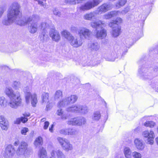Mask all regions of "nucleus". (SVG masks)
<instances>
[{"label": "nucleus", "mask_w": 158, "mask_h": 158, "mask_svg": "<svg viewBox=\"0 0 158 158\" xmlns=\"http://www.w3.org/2000/svg\"><path fill=\"white\" fill-rule=\"evenodd\" d=\"M134 143L136 148L140 150H143L144 148L145 145L143 140L139 139H136L134 140Z\"/></svg>", "instance_id": "nucleus-22"}, {"label": "nucleus", "mask_w": 158, "mask_h": 158, "mask_svg": "<svg viewBox=\"0 0 158 158\" xmlns=\"http://www.w3.org/2000/svg\"><path fill=\"white\" fill-rule=\"evenodd\" d=\"M123 153L126 158H131L132 153L131 149L128 147H125L123 150Z\"/></svg>", "instance_id": "nucleus-29"}, {"label": "nucleus", "mask_w": 158, "mask_h": 158, "mask_svg": "<svg viewBox=\"0 0 158 158\" xmlns=\"http://www.w3.org/2000/svg\"><path fill=\"white\" fill-rule=\"evenodd\" d=\"M28 146V144L26 142L22 141L17 150V155L26 158L29 157L32 153V151Z\"/></svg>", "instance_id": "nucleus-5"}, {"label": "nucleus", "mask_w": 158, "mask_h": 158, "mask_svg": "<svg viewBox=\"0 0 158 158\" xmlns=\"http://www.w3.org/2000/svg\"><path fill=\"white\" fill-rule=\"evenodd\" d=\"M79 108V105H73L70 106L68 107L66 109V110L68 112L78 113Z\"/></svg>", "instance_id": "nucleus-24"}, {"label": "nucleus", "mask_w": 158, "mask_h": 158, "mask_svg": "<svg viewBox=\"0 0 158 158\" xmlns=\"http://www.w3.org/2000/svg\"><path fill=\"white\" fill-rule=\"evenodd\" d=\"M122 22V19L120 18H118L115 20L110 22L109 25L110 27H113L114 26H116V25H118V24L121 23Z\"/></svg>", "instance_id": "nucleus-32"}, {"label": "nucleus", "mask_w": 158, "mask_h": 158, "mask_svg": "<svg viewBox=\"0 0 158 158\" xmlns=\"http://www.w3.org/2000/svg\"><path fill=\"white\" fill-rule=\"evenodd\" d=\"M4 93L10 99L8 105L11 107L17 109L21 106L22 99L20 94L19 92L17 91L15 93L11 87H6L5 89Z\"/></svg>", "instance_id": "nucleus-1"}, {"label": "nucleus", "mask_w": 158, "mask_h": 158, "mask_svg": "<svg viewBox=\"0 0 158 158\" xmlns=\"http://www.w3.org/2000/svg\"><path fill=\"white\" fill-rule=\"evenodd\" d=\"M117 57V55L115 52H112L109 54L108 56L105 59L107 61H114Z\"/></svg>", "instance_id": "nucleus-30"}, {"label": "nucleus", "mask_w": 158, "mask_h": 158, "mask_svg": "<svg viewBox=\"0 0 158 158\" xmlns=\"http://www.w3.org/2000/svg\"><path fill=\"white\" fill-rule=\"evenodd\" d=\"M42 139L41 137L37 138L34 142V145L36 147L42 144Z\"/></svg>", "instance_id": "nucleus-38"}, {"label": "nucleus", "mask_w": 158, "mask_h": 158, "mask_svg": "<svg viewBox=\"0 0 158 158\" xmlns=\"http://www.w3.org/2000/svg\"><path fill=\"white\" fill-rule=\"evenodd\" d=\"M78 113L85 114L87 113L88 111V107L85 105H79Z\"/></svg>", "instance_id": "nucleus-33"}, {"label": "nucleus", "mask_w": 158, "mask_h": 158, "mask_svg": "<svg viewBox=\"0 0 158 158\" xmlns=\"http://www.w3.org/2000/svg\"><path fill=\"white\" fill-rule=\"evenodd\" d=\"M110 27L112 28L111 32V34L112 37L115 38L119 36L121 32V27L117 25Z\"/></svg>", "instance_id": "nucleus-21"}, {"label": "nucleus", "mask_w": 158, "mask_h": 158, "mask_svg": "<svg viewBox=\"0 0 158 158\" xmlns=\"http://www.w3.org/2000/svg\"><path fill=\"white\" fill-rule=\"evenodd\" d=\"M46 120V118H43L41 120V122H44Z\"/></svg>", "instance_id": "nucleus-58"}, {"label": "nucleus", "mask_w": 158, "mask_h": 158, "mask_svg": "<svg viewBox=\"0 0 158 158\" xmlns=\"http://www.w3.org/2000/svg\"><path fill=\"white\" fill-rule=\"evenodd\" d=\"M67 131L68 129H64L60 130V133L61 134L66 135L68 134Z\"/></svg>", "instance_id": "nucleus-47"}, {"label": "nucleus", "mask_w": 158, "mask_h": 158, "mask_svg": "<svg viewBox=\"0 0 158 158\" xmlns=\"http://www.w3.org/2000/svg\"><path fill=\"white\" fill-rule=\"evenodd\" d=\"M39 158H48L47 152L45 148L43 147L40 148L38 152Z\"/></svg>", "instance_id": "nucleus-23"}, {"label": "nucleus", "mask_w": 158, "mask_h": 158, "mask_svg": "<svg viewBox=\"0 0 158 158\" xmlns=\"http://www.w3.org/2000/svg\"><path fill=\"white\" fill-rule=\"evenodd\" d=\"M89 47L90 50L93 51H97L100 48L99 44L96 42L90 44H89Z\"/></svg>", "instance_id": "nucleus-27"}, {"label": "nucleus", "mask_w": 158, "mask_h": 158, "mask_svg": "<svg viewBox=\"0 0 158 158\" xmlns=\"http://www.w3.org/2000/svg\"><path fill=\"white\" fill-rule=\"evenodd\" d=\"M106 25L104 21L100 20H97L91 23V26L92 27L96 30L95 36L97 38L102 39L106 36V31L103 28Z\"/></svg>", "instance_id": "nucleus-3"}, {"label": "nucleus", "mask_w": 158, "mask_h": 158, "mask_svg": "<svg viewBox=\"0 0 158 158\" xmlns=\"http://www.w3.org/2000/svg\"><path fill=\"white\" fill-rule=\"evenodd\" d=\"M111 8V5L110 4L104 3L99 6L95 10V12L97 14H101L110 10Z\"/></svg>", "instance_id": "nucleus-16"}, {"label": "nucleus", "mask_w": 158, "mask_h": 158, "mask_svg": "<svg viewBox=\"0 0 158 158\" xmlns=\"http://www.w3.org/2000/svg\"><path fill=\"white\" fill-rule=\"evenodd\" d=\"M97 14L96 12L93 11L88 13L85 14L83 16L84 19L87 20H91L95 16V15Z\"/></svg>", "instance_id": "nucleus-26"}, {"label": "nucleus", "mask_w": 158, "mask_h": 158, "mask_svg": "<svg viewBox=\"0 0 158 158\" xmlns=\"http://www.w3.org/2000/svg\"><path fill=\"white\" fill-rule=\"evenodd\" d=\"M51 155L52 156L56 155L57 158H66L65 156L60 149H54L52 150L50 152Z\"/></svg>", "instance_id": "nucleus-20"}, {"label": "nucleus", "mask_w": 158, "mask_h": 158, "mask_svg": "<svg viewBox=\"0 0 158 158\" xmlns=\"http://www.w3.org/2000/svg\"><path fill=\"white\" fill-rule=\"evenodd\" d=\"M49 123L48 121H46L44 122V129L45 130L47 129L49 125Z\"/></svg>", "instance_id": "nucleus-50"}, {"label": "nucleus", "mask_w": 158, "mask_h": 158, "mask_svg": "<svg viewBox=\"0 0 158 158\" xmlns=\"http://www.w3.org/2000/svg\"><path fill=\"white\" fill-rule=\"evenodd\" d=\"M156 140L157 144L158 145V137L156 138Z\"/></svg>", "instance_id": "nucleus-59"}, {"label": "nucleus", "mask_w": 158, "mask_h": 158, "mask_svg": "<svg viewBox=\"0 0 158 158\" xmlns=\"http://www.w3.org/2000/svg\"><path fill=\"white\" fill-rule=\"evenodd\" d=\"M156 89V91H157V92H158V89Z\"/></svg>", "instance_id": "nucleus-62"}, {"label": "nucleus", "mask_w": 158, "mask_h": 158, "mask_svg": "<svg viewBox=\"0 0 158 158\" xmlns=\"http://www.w3.org/2000/svg\"><path fill=\"white\" fill-rule=\"evenodd\" d=\"M51 156L50 157V158H55V156H52L51 155Z\"/></svg>", "instance_id": "nucleus-60"}, {"label": "nucleus", "mask_w": 158, "mask_h": 158, "mask_svg": "<svg viewBox=\"0 0 158 158\" xmlns=\"http://www.w3.org/2000/svg\"><path fill=\"white\" fill-rule=\"evenodd\" d=\"M157 133H158V127L157 128Z\"/></svg>", "instance_id": "nucleus-61"}, {"label": "nucleus", "mask_w": 158, "mask_h": 158, "mask_svg": "<svg viewBox=\"0 0 158 158\" xmlns=\"http://www.w3.org/2000/svg\"><path fill=\"white\" fill-rule=\"evenodd\" d=\"M57 140L64 150L67 152L72 150L73 146L68 139L64 138L58 137L57 138Z\"/></svg>", "instance_id": "nucleus-10"}, {"label": "nucleus", "mask_w": 158, "mask_h": 158, "mask_svg": "<svg viewBox=\"0 0 158 158\" xmlns=\"http://www.w3.org/2000/svg\"><path fill=\"white\" fill-rule=\"evenodd\" d=\"M153 84H151V86L153 88H156V86H155V85H155V84H154V82H153Z\"/></svg>", "instance_id": "nucleus-57"}, {"label": "nucleus", "mask_w": 158, "mask_h": 158, "mask_svg": "<svg viewBox=\"0 0 158 158\" xmlns=\"http://www.w3.org/2000/svg\"><path fill=\"white\" fill-rule=\"evenodd\" d=\"M53 13L54 15L58 17H60L61 16V14L60 12L57 9H55L53 10Z\"/></svg>", "instance_id": "nucleus-46"}, {"label": "nucleus", "mask_w": 158, "mask_h": 158, "mask_svg": "<svg viewBox=\"0 0 158 158\" xmlns=\"http://www.w3.org/2000/svg\"><path fill=\"white\" fill-rule=\"evenodd\" d=\"M5 10V9L4 7H0V18L2 17Z\"/></svg>", "instance_id": "nucleus-49"}, {"label": "nucleus", "mask_w": 158, "mask_h": 158, "mask_svg": "<svg viewBox=\"0 0 158 158\" xmlns=\"http://www.w3.org/2000/svg\"><path fill=\"white\" fill-rule=\"evenodd\" d=\"M61 35L73 47L78 48L81 46L83 44L82 40L80 37H74L66 30L63 31L61 33Z\"/></svg>", "instance_id": "nucleus-4"}, {"label": "nucleus", "mask_w": 158, "mask_h": 158, "mask_svg": "<svg viewBox=\"0 0 158 158\" xmlns=\"http://www.w3.org/2000/svg\"><path fill=\"white\" fill-rule=\"evenodd\" d=\"M19 3L16 2H14L10 5L7 11V19L2 20L3 24L10 25L18 18L19 13Z\"/></svg>", "instance_id": "nucleus-2"}, {"label": "nucleus", "mask_w": 158, "mask_h": 158, "mask_svg": "<svg viewBox=\"0 0 158 158\" xmlns=\"http://www.w3.org/2000/svg\"><path fill=\"white\" fill-rule=\"evenodd\" d=\"M12 87L15 89H19L21 88V84L18 81H14L12 84Z\"/></svg>", "instance_id": "nucleus-37"}, {"label": "nucleus", "mask_w": 158, "mask_h": 158, "mask_svg": "<svg viewBox=\"0 0 158 158\" xmlns=\"http://www.w3.org/2000/svg\"><path fill=\"white\" fill-rule=\"evenodd\" d=\"M51 107H52V106H50V105L49 104L47 105L46 106V108L47 110H49Z\"/></svg>", "instance_id": "nucleus-54"}, {"label": "nucleus", "mask_w": 158, "mask_h": 158, "mask_svg": "<svg viewBox=\"0 0 158 158\" xmlns=\"http://www.w3.org/2000/svg\"><path fill=\"white\" fill-rule=\"evenodd\" d=\"M78 98L76 95H71L63 100H60L57 103L58 107H64L68 106L70 103H74L76 102Z\"/></svg>", "instance_id": "nucleus-9"}, {"label": "nucleus", "mask_w": 158, "mask_h": 158, "mask_svg": "<svg viewBox=\"0 0 158 158\" xmlns=\"http://www.w3.org/2000/svg\"><path fill=\"white\" fill-rule=\"evenodd\" d=\"M19 13L18 18L14 21V22L16 24L21 26H24L27 24L30 23L31 21H37L39 19V15L36 14H34L32 15L27 17L25 20H23L21 18V15L20 12V6L19 4Z\"/></svg>", "instance_id": "nucleus-6"}, {"label": "nucleus", "mask_w": 158, "mask_h": 158, "mask_svg": "<svg viewBox=\"0 0 158 158\" xmlns=\"http://www.w3.org/2000/svg\"><path fill=\"white\" fill-rule=\"evenodd\" d=\"M115 158H123L121 155L119 154L115 157Z\"/></svg>", "instance_id": "nucleus-55"}, {"label": "nucleus", "mask_w": 158, "mask_h": 158, "mask_svg": "<svg viewBox=\"0 0 158 158\" xmlns=\"http://www.w3.org/2000/svg\"><path fill=\"white\" fill-rule=\"evenodd\" d=\"M19 144V141L18 140H17L14 143V145L15 146H17Z\"/></svg>", "instance_id": "nucleus-52"}, {"label": "nucleus", "mask_w": 158, "mask_h": 158, "mask_svg": "<svg viewBox=\"0 0 158 158\" xmlns=\"http://www.w3.org/2000/svg\"><path fill=\"white\" fill-rule=\"evenodd\" d=\"M155 125V123L152 121H147L144 123V125L146 127H149L151 128L153 127Z\"/></svg>", "instance_id": "nucleus-39"}, {"label": "nucleus", "mask_w": 158, "mask_h": 158, "mask_svg": "<svg viewBox=\"0 0 158 158\" xmlns=\"http://www.w3.org/2000/svg\"><path fill=\"white\" fill-rule=\"evenodd\" d=\"M48 94L47 93H44L43 94L41 98L42 99V103L43 104L45 103L48 102Z\"/></svg>", "instance_id": "nucleus-35"}, {"label": "nucleus", "mask_w": 158, "mask_h": 158, "mask_svg": "<svg viewBox=\"0 0 158 158\" xmlns=\"http://www.w3.org/2000/svg\"><path fill=\"white\" fill-rule=\"evenodd\" d=\"M102 1V0H89L82 4L80 9L83 11L90 10L97 6Z\"/></svg>", "instance_id": "nucleus-8"}, {"label": "nucleus", "mask_w": 158, "mask_h": 158, "mask_svg": "<svg viewBox=\"0 0 158 158\" xmlns=\"http://www.w3.org/2000/svg\"><path fill=\"white\" fill-rule=\"evenodd\" d=\"M77 31L81 38L84 37L85 39L88 38L91 34V31L89 29L83 27H79Z\"/></svg>", "instance_id": "nucleus-14"}, {"label": "nucleus", "mask_w": 158, "mask_h": 158, "mask_svg": "<svg viewBox=\"0 0 158 158\" xmlns=\"http://www.w3.org/2000/svg\"><path fill=\"white\" fill-rule=\"evenodd\" d=\"M68 118V115L67 114H63L61 117V118L63 120H66Z\"/></svg>", "instance_id": "nucleus-51"}, {"label": "nucleus", "mask_w": 158, "mask_h": 158, "mask_svg": "<svg viewBox=\"0 0 158 158\" xmlns=\"http://www.w3.org/2000/svg\"><path fill=\"white\" fill-rule=\"evenodd\" d=\"M31 90V88L28 86L25 87L24 89L26 102L27 104H29L31 101L32 106L35 107L38 102L36 95L35 94L31 95L30 93Z\"/></svg>", "instance_id": "nucleus-7"}, {"label": "nucleus", "mask_w": 158, "mask_h": 158, "mask_svg": "<svg viewBox=\"0 0 158 158\" xmlns=\"http://www.w3.org/2000/svg\"><path fill=\"white\" fill-rule=\"evenodd\" d=\"M39 19L37 21H31L30 25L28 27V29L29 32L32 34L35 33L37 31L38 29H39L38 22L40 20V18L39 15Z\"/></svg>", "instance_id": "nucleus-17"}, {"label": "nucleus", "mask_w": 158, "mask_h": 158, "mask_svg": "<svg viewBox=\"0 0 158 158\" xmlns=\"http://www.w3.org/2000/svg\"><path fill=\"white\" fill-rule=\"evenodd\" d=\"M138 74L143 79H150L152 77V74L149 69L143 67L139 69Z\"/></svg>", "instance_id": "nucleus-11"}, {"label": "nucleus", "mask_w": 158, "mask_h": 158, "mask_svg": "<svg viewBox=\"0 0 158 158\" xmlns=\"http://www.w3.org/2000/svg\"><path fill=\"white\" fill-rule=\"evenodd\" d=\"M28 120V119L22 117L20 118H18L16 119L14 122V123L16 124H19L21 122H22L23 123H25Z\"/></svg>", "instance_id": "nucleus-36"}, {"label": "nucleus", "mask_w": 158, "mask_h": 158, "mask_svg": "<svg viewBox=\"0 0 158 158\" xmlns=\"http://www.w3.org/2000/svg\"><path fill=\"white\" fill-rule=\"evenodd\" d=\"M24 115L25 117H29L30 116V114L29 113L26 114H24Z\"/></svg>", "instance_id": "nucleus-56"}, {"label": "nucleus", "mask_w": 158, "mask_h": 158, "mask_svg": "<svg viewBox=\"0 0 158 158\" xmlns=\"http://www.w3.org/2000/svg\"><path fill=\"white\" fill-rule=\"evenodd\" d=\"M15 150L12 145H8L5 148L3 154V156L5 158H10L13 156Z\"/></svg>", "instance_id": "nucleus-15"}, {"label": "nucleus", "mask_w": 158, "mask_h": 158, "mask_svg": "<svg viewBox=\"0 0 158 158\" xmlns=\"http://www.w3.org/2000/svg\"><path fill=\"white\" fill-rule=\"evenodd\" d=\"M77 133V131L75 129L70 128L68 129L67 135H73L76 134Z\"/></svg>", "instance_id": "nucleus-43"}, {"label": "nucleus", "mask_w": 158, "mask_h": 158, "mask_svg": "<svg viewBox=\"0 0 158 158\" xmlns=\"http://www.w3.org/2000/svg\"><path fill=\"white\" fill-rule=\"evenodd\" d=\"M54 127V125L53 124H52L51 126V127H50L49 128V131L51 132H53V128Z\"/></svg>", "instance_id": "nucleus-53"}, {"label": "nucleus", "mask_w": 158, "mask_h": 158, "mask_svg": "<svg viewBox=\"0 0 158 158\" xmlns=\"http://www.w3.org/2000/svg\"><path fill=\"white\" fill-rule=\"evenodd\" d=\"M57 107L58 108V107L57 106ZM63 107H59V108L58 109L56 113L58 115L60 116L61 115L63 114V111L62 109H61V108H63Z\"/></svg>", "instance_id": "nucleus-48"}, {"label": "nucleus", "mask_w": 158, "mask_h": 158, "mask_svg": "<svg viewBox=\"0 0 158 158\" xmlns=\"http://www.w3.org/2000/svg\"><path fill=\"white\" fill-rule=\"evenodd\" d=\"M101 115L99 111H96L94 113L93 119L95 120H98L100 118Z\"/></svg>", "instance_id": "nucleus-41"}, {"label": "nucleus", "mask_w": 158, "mask_h": 158, "mask_svg": "<svg viewBox=\"0 0 158 158\" xmlns=\"http://www.w3.org/2000/svg\"><path fill=\"white\" fill-rule=\"evenodd\" d=\"M7 100L3 96L0 97V106L4 108L7 106Z\"/></svg>", "instance_id": "nucleus-31"}, {"label": "nucleus", "mask_w": 158, "mask_h": 158, "mask_svg": "<svg viewBox=\"0 0 158 158\" xmlns=\"http://www.w3.org/2000/svg\"><path fill=\"white\" fill-rule=\"evenodd\" d=\"M43 35L44 37L45 36V35L44 34H43Z\"/></svg>", "instance_id": "nucleus-63"}, {"label": "nucleus", "mask_w": 158, "mask_h": 158, "mask_svg": "<svg viewBox=\"0 0 158 158\" xmlns=\"http://www.w3.org/2000/svg\"><path fill=\"white\" fill-rule=\"evenodd\" d=\"M28 128L26 127H23L21 130V133L24 135H26L28 131Z\"/></svg>", "instance_id": "nucleus-45"}, {"label": "nucleus", "mask_w": 158, "mask_h": 158, "mask_svg": "<svg viewBox=\"0 0 158 158\" xmlns=\"http://www.w3.org/2000/svg\"><path fill=\"white\" fill-rule=\"evenodd\" d=\"M127 0H119L115 3L117 8L118 9L124 6L126 3Z\"/></svg>", "instance_id": "nucleus-34"}, {"label": "nucleus", "mask_w": 158, "mask_h": 158, "mask_svg": "<svg viewBox=\"0 0 158 158\" xmlns=\"http://www.w3.org/2000/svg\"><path fill=\"white\" fill-rule=\"evenodd\" d=\"M9 123L4 116H0V127L2 130L6 131L9 127Z\"/></svg>", "instance_id": "nucleus-19"}, {"label": "nucleus", "mask_w": 158, "mask_h": 158, "mask_svg": "<svg viewBox=\"0 0 158 158\" xmlns=\"http://www.w3.org/2000/svg\"><path fill=\"white\" fill-rule=\"evenodd\" d=\"M62 97V92L60 90H58L56 91L55 94V99H57Z\"/></svg>", "instance_id": "nucleus-42"}, {"label": "nucleus", "mask_w": 158, "mask_h": 158, "mask_svg": "<svg viewBox=\"0 0 158 158\" xmlns=\"http://www.w3.org/2000/svg\"><path fill=\"white\" fill-rule=\"evenodd\" d=\"M130 8L129 7H127L124 8L121 11L119 10L116 11H119V13H118L117 15H119L120 14L123 15H125L130 10Z\"/></svg>", "instance_id": "nucleus-40"}, {"label": "nucleus", "mask_w": 158, "mask_h": 158, "mask_svg": "<svg viewBox=\"0 0 158 158\" xmlns=\"http://www.w3.org/2000/svg\"><path fill=\"white\" fill-rule=\"evenodd\" d=\"M49 35L52 40L56 42H58L60 39L59 33L54 28L51 29Z\"/></svg>", "instance_id": "nucleus-18"}, {"label": "nucleus", "mask_w": 158, "mask_h": 158, "mask_svg": "<svg viewBox=\"0 0 158 158\" xmlns=\"http://www.w3.org/2000/svg\"><path fill=\"white\" fill-rule=\"evenodd\" d=\"M119 13V11H110L104 15L103 16V18L106 19H110L112 17H114L117 16L118 13Z\"/></svg>", "instance_id": "nucleus-25"}, {"label": "nucleus", "mask_w": 158, "mask_h": 158, "mask_svg": "<svg viewBox=\"0 0 158 158\" xmlns=\"http://www.w3.org/2000/svg\"><path fill=\"white\" fill-rule=\"evenodd\" d=\"M132 156L133 158H141L142 155L141 154L137 152H134L132 153Z\"/></svg>", "instance_id": "nucleus-44"}, {"label": "nucleus", "mask_w": 158, "mask_h": 158, "mask_svg": "<svg viewBox=\"0 0 158 158\" xmlns=\"http://www.w3.org/2000/svg\"><path fill=\"white\" fill-rule=\"evenodd\" d=\"M51 22L49 20L46 21V22L42 23L40 24H39V29L44 30L46 28H48L51 25Z\"/></svg>", "instance_id": "nucleus-28"}, {"label": "nucleus", "mask_w": 158, "mask_h": 158, "mask_svg": "<svg viewBox=\"0 0 158 158\" xmlns=\"http://www.w3.org/2000/svg\"><path fill=\"white\" fill-rule=\"evenodd\" d=\"M142 135L144 137L147 138L146 143L148 144L151 145L153 144L155 135L153 131L145 130L142 132Z\"/></svg>", "instance_id": "nucleus-12"}, {"label": "nucleus", "mask_w": 158, "mask_h": 158, "mask_svg": "<svg viewBox=\"0 0 158 158\" xmlns=\"http://www.w3.org/2000/svg\"><path fill=\"white\" fill-rule=\"evenodd\" d=\"M86 122L85 119L82 117H77L72 118L67 121V124L71 125L81 126L84 124Z\"/></svg>", "instance_id": "nucleus-13"}]
</instances>
